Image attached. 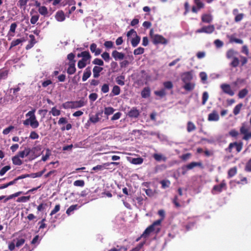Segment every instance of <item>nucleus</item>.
I'll list each match as a JSON object with an SVG mask.
<instances>
[{"label": "nucleus", "mask_w": 251, "mask_h": 251, "mask_svg": "<svg viewBox=\"0 0 251 251\" xmlns=\"http://www.w3.org/2000/svg\"><path fill=\"white\" fill-rule=\"evenodd\" d=\"M28 0H19L17 5L21 8L25 10L27 5Z\"/></svg>", "instance_id": "nucleus-35"}, {"label": "nucleus", "mask_w": 251, "mask_h": 251, "mask_svg": "<svg viewBox=\"0 0 251 251\" xmlns=\"http://www.w3.org/2000/svg\"><path fill=\"white\" fill-rule=\"evenodd\" d=\"M195 86V84L193 83L187 82L183 86V88L186 91H191L194 89Z\"/></svg>", "instance_id": "nucleus-34"}, {"label": "nucleus", "mask_w": 251, "mask_h": 251, "mask_svg": "<svg viewBox=\"0 0 251 251\" xmlns=\"http://www.w3.org/2000/svg\"><path fill=\"white\" fill-rule=\"evenodd\" d=\"M56 20L58 22H63L65 20V16L64 12L62 10L57 11L55 15Z\"/></svg>", "instance_id": "nucleus-14"}, {"label": "nucleus", "mask_w": 251, "mask_h": 251, "mask_svg": "<svg viewBox=\"0 0 251 251\" xmlns=\"http://www.w3.org/2000/svg\"><path fill=\"white\" fill-rule=\"evenodd\" d=\"M25 126H30L33 128H36L39 126V124L36 118H28L23 122Z\"/></svg>", "instance_id": "nucleus-3"}, {"label": "nucleus", "mask_w": 251, "mask_h": 251, "mask_svg": "<svg viewBox=\"0 0 251 251\" xmlns=\"http://www.w3.org/2000/svg\"><path fill=\"white\" fill-rule=\"evenodd\" d=\"M226 186V183L224 182H222L219 185H215L212 190V194H216L221 192L223 189H225Z\"/></svg>", "instance_id": "nucleus-6"}, {"label": "nucleus", "mask_w": 251, "mask_h": 251, "mask_svg": "<svg viewBox=\"0 0 251 251\" xmlns=\"http://www.w3.org/2000/svg\"><path fill=\"white\" fill-rule=\"evenodd\" d=\"M221 88L224 93L227 94L230 96L234 95V91L231 90L229 85L226 84H223L221 85Z\"/></svg>", "instance_id": "nucleus-9"}, {"label": "nucleus", "mask_w": 251, "mask_h": 251, "mask_svg": "<svg viewBox=\"0 0 251 251\" xmlns=\"http://www.w3.org/2000/svg\"><path fill=\"white\" fill-rule=\"evenodd\" d=\"M196 127L195 125L191 121H189L187 123V130L188 132H190L192 131H194L196 129Z\"/></svg>", "instance_id": "nucleus-37"}, {"label": "nucleus", "mask_w": 251, "mask_h": 251, "mask_svg": "<svg viewBox=\"0 0 251 251\" xmlns=\"http://www.w3.org/2000/svg\"><path fill=\"white\" fill-rule=\"evenodd\" d=\"M97 98H98V95H97V94H96L95 93H91L89 96V98L90 100L93 102L95 100H97Z\"/></svg>", "instance_id": "nucleus-63"}, {"label": "nucleus", "mask_w": 251, "mask_h": 251, "mask_svg": "<svg viewBox=\"0 0 251 251\" xmlns=\"http://www.w3.org/2000/svg\"><path fill=\"white\" fill-rule=\"evenodd\" d=\"M154 94L158 96H159L161 98L163 97L166 94L165 90L164 89H162L159 91H156L154 92Z\"/></svg>", "instance_id": "nucleus-43"}, {"label": "nucleus", "mask_w": 251, "mask_h": 251, "mask_svg": "<svg viewBox=\"0 0 251 251\" xmlns=\"http://www.w3.org/2000/svg\"><path fill=\"white\" fill-rule=\"evenodd\" d=\"M10 166H5L4 167H3L0 171V175L1 176L4 175L5 173L9 170L10 169Z\"/></svg>", "instance_id": "nucleus-52"}, {"label": "nucleus", "mask_w": 251, "mask_h": 251, "mask_svg": "<svg viewBox=\"0 0 251 251\" xmlns=\"http://www.w3.org/2000/svg\"><path fill=\"white\" fill-rule=\"evenodd\" d=\"M248 93V90L246 88H244L239 92L238 96L239 98L243 99L246 97Z\"/></svg>", "instance_id": "nucleus-38"}, {"label": "nucleus", "mask_w": 251, "mask_h": 251, "mask_svg": "<svg viewBox=\"0 0 251 251\" xmlns=\"http://www.w3.org/2000/svg\"><path fill=\"white\" fill-rule=\"evenodd\" d=\"M108 167V164L105 163L102 165H99L96 166L92 168V170L93 171H102L105 169H107Z\"/></svg>", "instance_id": "nucleus-31"}, {"label": "nucleus", "mask_w": 251, "mask_h": 251, "mask_svg": "<svg viewBox=\"0 0 251 251\" xmlns=\"http://www.w3.org/2000/svg\"><path fill=\"white\" fill-rule=\"evenodd\" d=\"M153 157L157 161H163L164 162H165L167 160V157L160 153L153 154Z\"/></svg>", "instance_id": "nucleus-21"}, {"label": "nucleus", "mask_w": 251, "mask_h": 251, "mask_svg": "<svg viewBox=\"0 0 251 251\" xmlns=\"http://www.w3.org/2000/svg\"><path fill=\"white\" fill-rule=\"evenodd\" d=\"M30 199V196H23L20 198H19L17 200V201L18 202H25L27 201H28Z\"/></svg>", "instance_id": "nucleus-55"}, {"label": "nucleus", "mask_w": 251, "mask_h": 251, "mask_svg": "<svg viewBox=\"0 0 251 251\" xmlns=\"http://www.w3.org/2000/svg\"><path fill=\"white\" fill-rule=\"evenodd\" d=\"M150 35L152 40V43L155 44H167L168 41L166 39L163 37L162 35L159 34H154L153 33V30L151 29L150 32Z\"/></svg>", "instance_id": "nucleus-2"}, {"label": "nucleus", "mask_w": 251, "mask_h": 251, "mask_svg": "<svg viewBox=\"0 0 251 251\" xmlns=\"http://www.w3.org/2000/svg\"><path fill=\"white\" fill-rule=\"evenodd\" d=\"M163 85L165 88L168 89H171L173 87L172 82L170 81L164 82L163 83Z\"/></svg>", "instance_id": "nucleus-57"}, {"label": "nucleus", "mask_w": 251, "mask_h": 251, "mask_svg": "<svg viewBox=\"0 0 251 251\" xmlns=\"http://www.w3.org/2000/svg\"><path fill=\"white\" fill-rule=\"evenodd\" d=\"M160 183L161 184L162 188L165 189L166 188H168L170 186L171 182L169 180H163L160 181Z\"/></svg>", "instance_id": "nucleus-40"}, {"label": "nucleus", "mask_w": 251, "mask_h": 251, "mask_svg": "<svg viewBox=\"0 0 251 251\" xmlns=\"http://www.w3.org/2000/svg\"><path fill=\"white\" fill-rule=\"evenodd\" d=\"M130 162L133 164L140 165L143 162V159L141 157L132 158Z\"/></svg>", "instance_id": "nucleus-33"}, {"label": "nucleus", "mask_w": 251, "mask_h": 251, "mask_svg": "<svg viewBox=\"0 0 251 251\" xmlns=\"http://www.w3.org/2000/svg\"><path fill=\"white\" fill-rule=\"evenodd\" d=\"M137 33L135 30H134L133 29H130L129 31L127 33V37L129 38L131 37H134L135 36H136Z\"/></svg>", "instance_id": "nucleus-58"}, {"label": "nucleus", "mask_w": 251, "mask_h": 251, "mask_svg": "<svg viewBox=\"0 0 251 251\" xmlns=\"http://www.w3.org/2000/svg\"><path fill=\"white\" fill-rule=\"evenodd\" d=\"M8 75V71L6 70L0 71V79H5Z\"/></svg>", "instance_id": "nucleus-54"}, {"label": "nucleus", "mask_w": 251, "mask_h": 251, "mask_svg": "<svg viewBox=\"0 0 251 251\" xmlns=\"http://www.w3.org/2000/svg\"><path fill=\"white\" fill-rule=\"evenodd\" d=\"M209 98V95L208 92H204L202 94V105H204L207 101V100Z\"/></svg>", "instance_id": "nucleus-45"}, {"label": "nucleus", "mask_w": 251, "mask_h": 251, "mask_svg": "<svg viewBox=\"0 0 251 251\" xmlns=\"http://www.w3.org/2000/svg\"><path fill=\"white\" fill-rule=\"evenodd\" d=\"M140 37L136 35V36H134L131 40V44L133 47H136L140 43Z\"/></svg>", "instance_id": "nucleus-28"}, {"label": "nucleus", "mask_w": 251, "mask_h": 251, "mask_svg": "<svg viewBox=\"0 0 251 251\" xmlns=\"http://www.w3.org/2000/svg\"><path fill=\"white\" fill-rule=\"evenodd\" d=\"M125 77L123 75H121L120 76H118L116 79V82L120 85L123 86L125 85V81H124Z\"/></svg>", "instance_id": "nucleus-41"}, {"label": "nucleus", "mask_w": 251, "mask_h": 251, "mask_svg": "<svg viewBox=\"0 0 251 251\" xmlns=\"http://www.w3.org/2000/svg\"><path fill=\"white\" fill-rule=\"evenodd\" d=\"M247 62L248 59L247 57L243 56H240V59L236 58V66H237L240 64H241V65L243 66L244 65H245L247 63Z\"/></svg>", "instance_id": "nucleus-23"}, {"label": "nucleus", "mask_w": 251, "mask_h": 251, "mask_svg": "<svg viewBox=\"0 0 251 251\" xmlns=\"http://www.w3.org/2000/svg\"><path fill=\"white\" fill-rule=\"evenodd\" d=\"M14 128V127L13 126H10L9 127L3 129L2 133L4 135H7L11 131V130L13 129Z\"/></svg>", "instance_id": "nucleus-62"}, {"label": "nucleus", "mask_w": 251, "mask_h": 251, "mask_svg": "<svg viewBox=\"0 0 251 251\" xmlns=\"http://www.w3.org/2000/svg\"><path fill=\"white\" fill-rule=\"evenodd\" d=\"M84 184L85 182L83 180H77L74 182V185L75 186L83 187Z\"/></svg>", "instance_id": "nucleus-49"}, {"label": "nucleus", "mask_w": 251, "mask_h": 251, "mask_svg": "<svg viewBox=\"0 0 251 251\" xmlns=\"http://www.w3.org/2000/svg\"><path fill=\"white\" fill-rule=\"evenodd\" d=\"M50 114H51L53 116H57L60 115V111L57 109L55 107L52 108L51 111L50 112Z\"/></svg>", "instance_id": "nucleus-42"}, {"label": "nucleus", "mask_w": 251, "mask_h": 251, "mask_svg": "<svg viewBox=\"0 0 251 251\" xmlns=\"http://www.w3.org/2000/svg\"><path fill=\"white\" fill-rule=\"evenodd\" d=\"M81 55H82V58L81 60L85 62H87V64H89L91 58L90 53L88 51H84L81 52Z\"/></svg>", "instance_id": "nucleus-13"}, {"label": "nucleus", "mask_w": 251, "mask_h": 251, "mask_svg": "<svg viewBox=\"0 0 251 251\" xmlns=\"http://www.w3.org/2000/svg\"><path fill=\"white\" fill-rule=\"evenodd\" d=\"M31 151V150L30 148H25V149L23 151H21L18 152V155L22 158H24L25 156H28Z\"/></svg>", "instance_id": "nucleus-26"}, {"label": "nucleus", "mask_w": 251, "mask_h": 251, "mask_svg": "<svg viewBox=\"0 0 251 251\" xmlns=\"http://www.w3.org/2000/svg\"><path fill=\"white\" fill-rule=\"evenodd\" d=\"M38 12L39 13L44 16H46L48 14V10L47 8L45 6H42L38 8Z\"/></svg>", "instance_id": "nucleus-36"}, {"label": "nucleus", "mask_w": 251, "mask_h": 251, "mask_svg": "<svg viewBox=\"0 0 251 251\" xmlns=\"http://www.w3.org/2000/svg\"><path fill=\"white\" fill-rule=\"evenodd\" d=\"M128 115L131 118H137L139 115V112L135 107H133L128 113Z\"/></svg>", "instance_id": "nucleus-19"}, {"label": "nucleus", "mask_w": 251, "mask_h": 251, "mask_svg": "<svg viewBox=\"0 0 251 251\" xmlns=\"http://www.w3.org/2000/svg\"><path fill=\"white\" fill-rule=\"evenodd\" d=\"M112 56L116 61L123 60L125 57V54L121 52H119L114 50L112 52Z\"/></svg>", "instance_id": "nucleus-8"}, {"label": "nucleus", "mask_w": 251, "mask_h": 251, "mask_svg": "<svg viewBox=\"0 0 251 251\" xmlns=\"http://www.w3.org/2000/svg\"><path fill=\"white\" fill-rule=\"evenodd\" d=\"M241 52L246 55H248L249 54V50L247 45H244L241 49Z\"/></svg>", "instance_id": "nucleus-56"}, {"label": "nucleus", "mask_w": 251, "mask_h": 251, "mask_svg": "<svg viewBox=\"0 0 251 251\" xmlns=\"http://www.w3.org/2000/svg\"><path fill=\"white\" fill-rule=\"evenodd\" d=\"M144 52V49L142 47H139L137 49L134 50L133 53L134 55H140L143 54Z\"/></svg>", "instance_id": "nucleus-48"}, {"label": "nucleus", "mask_w": 251, "mask_h": 251, "mask_svg": "<svg viewBox=\"0 0 251 251\" xmlns=\"http://www.w3.org/2000/svg\"><path fill=\"white\" fill-rule=\"evenodd\" d=\"M115 109L112 107H106L104 108V112L106 115L112 114L115 111Z\"/></svg>", "instance_id": "nucleus-39"}, {"label": "nucleus", "mask_w": 251, "mask_h": 251, "mask_svg": "<svg viewBox=\"0 0 251 251\" xmlns=\"http://www.w3.org/2000/svg\"><path fill=\"white\" fill-rule=\"evenodd\" d=\"M151 91L149 87H145L141 92V96L143 98H147L150 96Z\"/></svg>", "instance_id": "nucleus-30"}, {"label": "nucleus", "mask_w": 251, "mask_h": 251, "mask_svg": "<svg viewBox=\"0 0 251 251\" xmlns=\"http://www.w3.org/2000/svg\"><path fill=\"white\" fill-rule=\"evenodd\" d=\"M201 20L203 23H209L212 20V18L210 14H203L201 16Z\"/></svg>", "instance_id": "nucleus-29"}, {"label": "nucleus", "mask_w": 251, "mask_h": 251, "mask_svg": "<svg viewBox=\"0 0 251 251\" xmlns=\"http://www.w3.org/2000/svg\"><path fill=\"white\" fill-rule=\"evenodd\" d=\"M75 61H72L70 62L69 63V67L67 69V73L69 75L74 74L76 71L75 67Z\"/></svg>", "instance_id": "nucleus-18"}, {"label": "nucleus", "mask_w": 251, "mask_h": 251, "mask_svg": "<svg viewBox=\"0 0 251 251\" xmlns=\"http://www.w3.org/2000/svg\"><path fill=\"white\" fill-rule=\"evenodd\" d=\"M201 165L202 164L201 162H192L186 166H182L181 169L182 170H185V169H187V170H191L196 167H201Z\"/></svg>", "instance_id": "nucleus-11"}, {"label": "nucleus", "mask_w": 251, "mask_h": 251, "mask_svg": "<svg viewBox=\"0 0 251 251\" xmlns=\"http://www.w3.org/2000/svg\"><path fill=\"white\" fill-rule=\"evenodd\" d=\"M101 56L105 61L107 62L109 61L110 59V57L109 53L107 52H104L101 55Z\"/></svg>", "instance_id": "nucleus-50"}, {"label": "nucleus", "mask_w": 251, "mask_h": 251, "mask_svg": "<svg viewBox=\"0 0 251 251\" xmlns=\"http://www.w3.org/2000/svg\"><path fill=\"white\" fill-rule=\"evenodd\" d=\"M20 157L18 154L13 157L12 158L13 163L15 165H21L23 164V161L20 159Z\"/></svg>", "instance_id": "nucleus-25"}, {"label": "nucleus", "mask_w": 251, "mask_h": 251, "mask_svg": "<svg viewBox=\"0 0 251 251\" xmlns=\"http://www.w3.org/2000/svg\"><path fill=\"white\" fill-rule=\"evenodd\" d=\"M162 221V219H159L154 222L152 225L145 229L141 237H146L152 231H155L156 233H158L160 230V228L157 226H160Z\"/></svg>", "instance_id": "nucleus-1"}, {"label": "nucleus", "mask_w": 251, "mask_h": 251, "mask_svg": "<svg viewBox=\"0 0 251 251\" xmlns=\"http://www.w3.org/2000/svg\"><path fill=\"white\" fill-rule=\"evenodd\" d=\"M103 70V68L100 66H95L93 69V77L98 78L100 75V73Z\"/></svg>", "instance_id": "nucleus-16"}, {"label": "nucleus", "mask_w": 251, "mask_h": 251, "mask_svg": "<svg viewBox=\"0 0 251 251\" xmlns=\"http://www.w3.org/2000/svg\"><path fill=\"white\" fill-rule=\"evenodd\" d=\"M122 116V113L120 112H117L114 114V115L112 117L111 120L112 121H115L118 120Z\"/></svg>", "instance_id": "nucleus-60"}, {"label": "nucleus", "mask_w": 251, "mask_h": 251, "mask_svg": "<svg viewBox=\"0 0 251 251\" xmlns=\"http://www.w3.org/2000/svg\"><path fill=\"white\" fill-rule=\"evenodd\" d=\"M93 64L99 65L100 66H103L104 65L103 61L99 58H95L92 62Z\"/></svg>", "instance_id": "nucleus-47"}, {"label": "nucleus", "mask_w": 251, "mask_h": 251, "mask_svg": "<svg viewBox=\"0 0 251 251\" xmlns=\"http://www.w3.org/2000/svg\"><path fill=\"white\" fill-rule=\"evenodd\" d=\"M39 18V16L38 14L33 15L30 19V23L31 24H35L38 21Z\"/></svg>", "instance_id": "nucleus-51"}, {"label": "nucleus", "mask_w": 251, "mask_h": 251, "mask_svg": "<svg viewBox=\"0 0 251 251\" xmlns=\"http://www.w3.org/2000/svg\"><path fill=\"white\" fill-rule=\"evenodd\" d=\"M121 92V89L120 87L117 85H115L112 90L111 93L110 94V96H117L120 94Z\"/></svg>", "instance_id": "nucleus-32"}, {"label": "nucleus", "mask_w": 251, "mask_h": 251, "mask_svg": "<svg viewBox=\"0 0 251 251\" xmlns=\"http://www.w3.org/2000/svg\"><path fill=\"white\" fill-rule=\"evenodd\" d=\"M30 40L29 41L28 44L26 45L25 49L26 50H29L32 48L34 44L36 43V41L35 40V38L34 35L30 34L29 36Z\"/></svg>", "instance_id": "nucleus-20"}, {"label": "nucleus", "mask_w": 251, "mask_h": 251, "mask_svg": "<svg viewBox=\"0 0 251 251\" xmlns=\"http://www.w3.org/2000/svg\"><path fill=\"white\" fill-rule=\"evenodd\" d=\"M77 204L72 205L67 209L66 213L70 215L73 211L77 209Z\"/></svg>", "instance_id": "nucleus-46"}, {"label": "nucleus", "mask_w": 251, "mask_h": 251, "mask_svg": "<svg viewBox=\"0 0 251 251\" xmlns=\"http://www.w3.org/2000/svg\"><path fill=\"white\" fill-rule=\"evenodd\" d=\"M17 27V24L16 23H13L11 24L8 33L9 36H10L11 37H13L14 36V33L15 32V30Z\"/></svg>", "instance_id": "nucleus-24"}, {"label": "nucleus", "mask_w": 251, "mask_h": 251, "mask_svg": "<svg viewBox=\"0 0 251 251\" xmlns=\"http://www.w3.org/2000/svg\"><path fill=\"white\" fill-rule=\"evenodd\" d=\"M101 115V113H97L95 115L91 116L89 118V121L94 124L97 123L100 121Z\"/></svg>", "instance_id": "nucleus-17"}, {"label": "nucleus", "mask_w": 251, "mask_h": 251, "mask_svg": "<svg viewBox=\"0 0 251 251\" xmlns=\"http://www.w3.org/2000/svg\"><path fill=\"white\" fill-rule=\"evenodd\" d=\"M91 75V71L90 67H87L84 72L82 76V81H85Z\"/></svg>", "instance_id": "nucleus-22"}, {"label": "nucleus", "mask_w": 251, "mask_h": 251, "mask_svg": "<svg viewBox=\"0 0 251 251\" xmlns=\"http://www.w3.org/2000/svg\"><path fill=\"white\" fill-rule=\"evenodd\" d=\"M90 49L92 52L95 53V56L100 54L101 52V50L99 48H97V46L95 43H93L90 45Z\"/></svg>", "instance_id": "nucleus-12"}, {"label": "nucleus", "mask_w": 251, "mask_h": 251, "mask_svg": "<svg viewBox=\"0 0 251 251\" xmlns=\"http://www.w3.org/2000/svg\"><path fill=\"white\" fill-rule=\"evenodd\" d=\"M51 155V151L49 149H46V153L45 155H43L42 157V160L43 161H46L48 159L49 157Z\"/></svg>", "instance_id": "nucleus-44"}, {"label": "nucleus", "mask_w": 251, "mask_h": 251, "mask_svg": "<svg viewBox=\"0 0 251 251\" xmlns=\"http://www.w3.org/2000/svg\"><path fill=\"white\" fill-rule=\"evenodd\" d=\"M72 103V109L73 108H78L84 106L87 103V101L84 100H80L77 101H73Z\"/></svg>", "instance_id": "nucleus-7"}, {"label": "nucleus", "mask_w": 251, "mask_h": 251, "mask_svg": "<svg viewBox=\"0 0 251 251\" xmlns=\"http://www.w3.org/2000/svg\"><path fill=\"white\" fill-rule=\"evenodd\" d=\"M194 2L199 9L204 7V3L201 0H194Z\"/></svg>", "instance_id": "nucleus-53"}, {"label": "nucleus", "mask_w": 251, "mask_h": 251, "mask_svg": "<svg viewBox=\"0 0 251 251\" xmlns=\"http://www.w3.org/2000/svg\"><path fill=\"white\" fill-rule=\"evenodd\" d=\"M193 78L191 72H187L183 73L181 75L182 80L184 83L189 82Z\"/></svg>", "instance_id": "nucleus-10"}, {"label": "nucleus", "mask_w": 251, "mask_h": 251, "mask_svg": "<svg viewBox=\"0 0 251 251\" xmlns=\"http://www.w3.org/2000/svg\"><path fill=\"white\" fill-rule=\"evenodd\" d=\"M25 41V39L24 38L17 39L16 40L12 41L10 44V49H11L12 48L14 47H15L19 45L20 43H22Z\"/></svg>", "instance_id": "nucleus-27"}, {"label": "nucleus", "mask_w": 251, "mask_h": 251, "mask_svg": "<svg viewBox=\"0 0 251 251\" xmlns=\"http://www.w3.org/2000/svg\"><path fill=\"white\" fill-rule=\"evenodd\" d=\"M109 90V85L107 84H104L101 88V91L103 93H107Z\"/></svg>", "instance_id": "nucleus-59"}, {"label": "nucleus", "mask_w": 251, "mask_h": 251, "mask_svg": "<svg viewBox=\"0 0 251 251\" xmlns=\"http://www.w3.org/2000/svg\"><path fill=\"white\" fill-rule=\"evenodd\" d=\"M62 107L64 109L72 108V101H67L64 103L62 104Z\"/></svg>", "instance_id": "nucleus-61"}, {"label": "nucleus", "mask_w": 251, "mask_h": 251, "mask_svg": "<svg viewBox=\"0 0 251 251\" xmlns=\"http://www.w3.org/2000/svg\"><path fill=\"white\" fill-rule=\"evenodd\" d=\"M245 170L248 172H251V158L247 163Z\"/></svg>", "instance_id": "nucleus-64"}, {"label": "nucleus", "mask_w": 251, "mask_h": 251, "mask_svg": "<svg viewBox=\"0 0 251 251\" xmlns=\"http://www.w3.org/2000/svg\"><path fill=\"white\" fill-rule=\"evenodd\" d=\"M219 119V116L216 111H213L208 115V120L209 121H217Z\"/></svg>", "instance_id": "nucleus-15"}, {"label": "nucleus", "mask_w": 251, "mask_h": 251, "mask_svg": "<svg viewBox=\"0 0 251 251\" xmlns=\"http://www.w3.org/2000/svg\"><path fill=\"white\" fill-rule=\"evenodd\" d=\"M226 57L228 59L231 60L230 65L233 67H235V51L233 49H230L227 50L226 53Z\"/></svg>", "instance_id": "nucleus-5"}, {"label": "nucleus", "mask_w": 251, "mask_h": 251, "mask_svg": "<svg viewBox=\"0 0 251 251\" xmlns=\"http://www.w3.org/2000/svg\"><path fill=\"white\" fill-rule=\"evenodd\" d=\"M215 30V27L213 25L205 26L201 28L198 29L196 31V33H205L207 34L212 33Z\"/></svg>", "instance_id": "nucleus-4"}]
</instances>
